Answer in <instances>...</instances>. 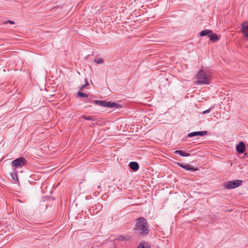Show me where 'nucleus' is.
Listing matches in <instances>:
<instances>
[{"label":"nucleus","instance_id":"nucleus-1","mask_svg":"<svg viewBox=\"0 0 248 248\" xmlns=\"http://www.w3.org/2000/svg\"><path fill=\"white\" fill-rule=\"evenodd\" d=\"M136 232L141 236H146L149 232V225L145 218L140 217L136 219Z\"/></svg>","mask_w":248,"mask_h":248},{"label":"nucleus","instance_id":"nucleus-2","mask_svg":"<svg viewBox=\"0 0 248 248\" xmlns=\"http://www.w3.org/2000/svg\"><path fill=\"white\" fill-rule=\"evenodd\" d=\"M196 84H209L211 78L208 74L203 70H200L196 75Z\"/></svg>","mask_w":248,"mask_h":248},{"label":"nucleus","instance_id":"nucleus-3","mask_svg":"<svg viewBox=\"0 0 248 248\" xmlns=\"http://www.w3.org/2000/svg\"><path fill=\"white\" fill-rule=\"evenodd\" d=\"M242 183L243 181L241 180L227 181L224 183L223 186L226 189H233L240 186Z\"/></svg>","mask_w":248,"mask_h":248},{"label":"nucleus","instance_id":"nucleus-4","mask_svg":"<svg viewBox=\"0 0 248 248\" xmlns=\"http://www.w3.org/2000/svg\"><path fill=\"white\" fill-rule=\"evenodd\" d=\"M28 163V161L23 157L17 158L12 161V167L16 168H21Z\"/></svg>","mask_w":248,"mask_h":248},{"label":"nucleus","instance_id":"nucleus-5","mask_svg":"<svg viewBox=\"0 0 248 248\" xmlns=\"http://www.w3.org/2000/svg\"><path fill=\"white\" fill-rule=\"evenodd\" d=\"M177 164L179 167L185 169L186 170H189L191 172H194L196 170H198V168H195L193 166L191 165L190 164H183L180 163H177Z\"/></svg>","mask_w":248,"mask_h":248},{"label":"nucleus","instance_id":"nucleus-6","mask_svg":"<svg viewBox=\"0 0 248 248\" xmlns=\"http://www.w3.org/2000/svg\"><path fill=\"white\" fill-rule=\"evenodd\" d=\"M207 134V131H195L188 134L187 137L191 138L194 136H200L203 137Z\"/></svg>","mask_w":248,"mask_h":248},{"label":"nucleus","instance_id":"nucleus-7","mask_svg":"<svg viewBox=\"0 0 248 248\" xmlns=\"http://www.w3.org/2000/svg\"><path fill=\"white\" fill-rule=\"evenodd\" d=\"M241 27L243 34L248 39V21L242 22Z\"/></svg>","mask_w":248,"mask_h":248},{"label":"nucleus","instance_id":"nucleus-8","mask_svg":"<svg viewBox=\"0 0 248 248\" xmlns=\"http://www.w3.org/2000/svg\"><path fill=\"white\" fill-rule=\"evenodd\" d=\"M236 149L238 153H244L246 150V146L244 142H239V143L236 145Z\"/></svg>","mask_w":248,"mask_h":248},{"label":"nucleus","instance_id":"nucleus-9","mask_svg":"<svg viewBox=\"0 0 248 248\" xmlns=\"http://www.w3.org/2000/svg\"><path fill=\"white\" fill-rule=\"evenodd\" d=\"M129 166L132 170L136 171L139 169V165L137 162H131L129 164Z\"/></svg>","mask_w":248,"mask_h":248},{"label":"nucleus","instance_id":"nucleus-10","mask_svg":"<svg viewBox=\"0 0 248 248\" xmlns=\"http://www.w3.org/2000/svg\"><path fill=\"white\" fill-rule=\"evenodd\" d=\"M209 37L210 38V40L213 42H217L218 39V37L217 35L212 31V33L210 34Z\"/></svg>","mask_w":248,"mask_h":248},{"label":"nucleus","instance_id":"nucleus-11","mask_svg":"<svg viewBox=\"0 0 248 248\" xmlns=\"http://www.w3.org/2000/svg\"><path fill=\"white\" fill-rule=\"evenodd\" d=\"M175 154H178L182 156H190V154L189 153H187L183 151L182 150H176L175 151Z\"/></svg>","mask_w":248,"mask_h":248},{"label":"nucleus","instance_id":"nucleus-12","mask_svg":"<svg viewBox=\"0 0 248 248\" xmlns=\"http://www.w3.org/2000/svg\"><path fill=\"white\" fill-rule=\"evenodd\" d=\"M137 248H151V246L148 243L141 242L140 243Z\"/></svg>","mask_w":248,"mask_h":248},{"label":"nucleus","instance_id":"nucleus-13","mask_svg":"<svg viewBox=\"0 0 248 248\" xmlns=\"http://www.w3.org/2000/svg\"><path fill=\"white\" fill-rule=\"evenodd\" d=\"M212 33V31L209 30H204L200 32V35L201 36H204L205 35H208L209 37L210 33Z\"/></svg>","mask_w":248,"mask_h":248},{"label":"nucleus","instance_id":"nucleus-14","mask_svg":"<svg viewBox=\"0 0 248 248\" xmlns=\"http://www.w3.org/2000/svg\"><path fill=\"white\" fill-rule=\"evenodd\" d=\"M81 118L84 120L94 121L96 120L95 116H85L83 115Z\"/></svg>","mask_w":248,"mask_h":248},{"label":"nucleus","instance_id":"nucleus-15","mask_svg":"<svg viewBox=\"0 0 248 248\" xmlns=\"http://www.w3.org/2000/svg\"><path fill=\"white\" fill-rule=\"evenodd\" d=\"M94 104L98 105L99 106L104 107V102L105 100H94L93 101Z\"/></svg>","mask_w":248,"mask_h":248},{"label":"nucleus","instance_id":"nucleus-16","mask_svg":"<svg viewBox=\"0 0 248 248\" xmlns=\"http://www.w3.org/2000/svg\"><path fill=\"white\" fill-rule=\"evenodd\" d=\"M78 96L83 98L88 97V94L86 93H83L80 92H78L77 93Z\"/></svg>","mask_w":248,"mask_h":248},{"label":"nucleus","instance_id":"nucleus-17","mask_svg":"<svg viewBox=\"0 0 248 248\" xmlns=\"http://www.w3.org/2000/svg\"><path fill=\"white\" fill-rule=\"evenodd\" d=\"M111 108H121L122 106L115 102H111Z\"/></svg>","mask_w":248,"mask_h":248},{"label":"nucleus","instance_id":"nucleus-18","mask_svg":"<svg viewBox=\"0 0 248 248\" xmlns=\"http://www.w3.org/2000/svg\"><path fill=\"white\" fill-rule=\"evenodd\" d=\"M111 102L110 101H107L105 100L104 102V107H107L108 108H111Z\"/></svg>","mask_w":248,"mask_h":248},{"label":"nucleus","instance_id":"nucleus-19","mask_svg":"<svg viewBox=\"0 0 248 248\" xmlns=\"http://www.w3.org/2000/svg\"><path fill=\"white\" fill-rule=\"evenodd\" d=\"M95 62L97 64H100L102 63L103 62V60L102 58H100L98 59H95L94 60Z\"/></svg>","mask_w":248,"mask_h":248},{"label":"nucleus","instance_id":"nucleus-20","mask_svg":"<svg viewBox=\"0 0 248 248\" xmlns=\"http://www.w3.org/2000/svg\"><path fill=\"white\" fill-rule=\"evenodd\" d=\"M88 85H89V83H88V80L87 78H86L85 79V84L81 86V87L80 88V90L84 89L85 88H86Z\"/></svg>","mask_w":248,"mask_h":248},{"label":"nucleus","instance_id":"nucleus-21","mask_svg":"<svg viewBox=\"0 0 248 248\" xmlns=\"http://www.w3.org/2000/svg\"><path fill=\"white\" fill-rule=\"evenodd\" d=\"M214 107H211L209 109L204 110L202 112V114H205L209 113L211 110Z\"/></svg>","mask_w":248,"mask_h":248},{"label":"nucleus","instance_id":"nucleus-22","mask_svg":"<svg viewBox=\"0 0 248 248\" xmlns=\"http://www.w3.org/2000/svg\"><path fill=\"white\" fill-rule=\"evenodd\" d=\"M11 175L12 176V178L13 180H14L15 181H16V180L18 179L17 178V176L16 175V174H13V173H11Z\"/></svg>","mask_w":248,"mask_h":248},{"label":"nucleus","instance_id":"nucleus-23","mask_svg":"<svg viewBox=\"0 0 248 248\" xmlns=\"http://www.w3.org/2000/svg\"><path fill=\"white\" fill-rule=\"evenodd\" d=\"M4 24H6L7 23H10L11 24H14L15 22L13 21L10 20H7L4 22L3 23Z\"/></svg>","mask_w":248,"mask_h":248},{"label":"nucleus","instance_id":"nucleus-24","mask_svg":"<svg viewBox=\"0 0 248 248\" xmlns=\"http://www.w3.org/2000/svg\"><path fill=\"white\" fill-rule=\"evenodd\" d=\"M84 101H85V103H87V102H89V101H90V100H89V99H86V100H85Z\"/></svg>","mask_w":248,"mask_h":248},{"label":"nucleus","instance_id":"nucleus-25","mask_svg":"<svg viewBox=\"0 0 248 248\" xmlns=\"http://www.w3.org/2000/svg\"><path fill=\"white\" fill-rule=\"evenodd\" d=\"M101 185H102V184H100V186H97V187H98V188H100V187H101Z\"/></svg>","mask_w":248,"mask_h":248}]
</instances>
